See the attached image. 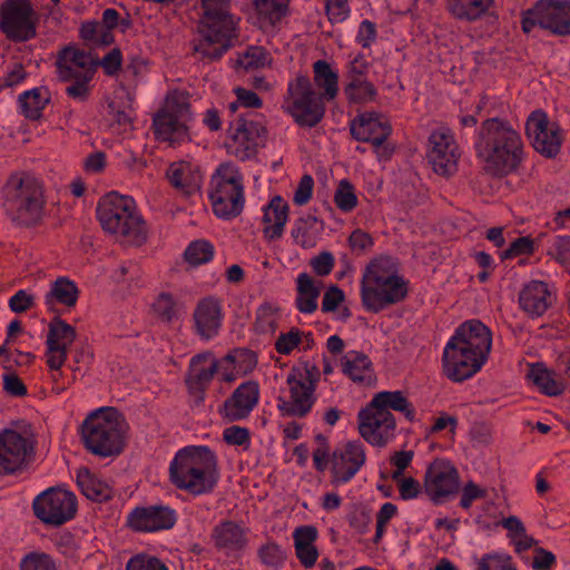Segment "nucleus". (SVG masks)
I'll return each mask as SVG.
<instances>
[{
    "mask_svg": "<svg viewBox=\"0 0 570 570\" xmlns=\"http://www.w3.org/2000/svg\"><path fill=\"white\" fill-rule=\"evenodd\" d=\"M475 153L485 173L505 177L519 171L524 160V144L511 124L490 118L479 128Z\"/></svg>",
    "mask_w": 570,
    "mask_h": 570,
    "instance_id": "f257e3e1",
    "label": "nucleus"
},
{
    "mask_svg": "<svg viewBox=\"0 0 570 570\" xmlns=\"http://www.w3.org/2000/svg\"><path fill=\"white\" fill-rule=\"evenodd\" d=\"M218 479L217 456L207 446H186L169 465L170 482L193 495L213 492Z\"/></svg>",
    "mask_w": 570,
    "mask_h": 570,
    "instance_id": "f03ea898",
    "label": "nucleus"
},
{
    "mask_svg": "<svg viewBox=\"0 0 570 570\" xmlns=\"http://www.w3.org/2000/svg\"><path fill=\"white\" fill-rule=\"evenodd\" d=\"M390 410L402 413L410 422L415 419V409L403 392L376 393L358 413V432L372 445L384 446L393 438L396 422Z\"/></svg>",
    "mask_w": 570,
    "mask_h": 570,
    "instance_id": "7ed1b4c3",
    "label": "nucleus"
},
{
    "mask_svg": "<svg viewBox=\"0 0 570 570\" xmlns=\"http://www.w3.org/2000/svg\"><path fill=\"white\" fill-rule=\"evenodd\" d=\"M230 3L232 0H202L204 12L197 26L200 39L194 46L202 58L219 59L237 38Z\"/></svg>",
    "mask_w": 570,
    "mask_h": 570,
    "instance_id": "20e7f679",
    "label": "nucleus"
},
{
    "mask_svg": "<svg viewBox=\"0 0 570 570\" xmlns=\"http://www.w3.org/2000/svg\"><path fill=\"white\" fill-rule=\"evenodd\" d=\"M97 217L102 229L122 245L141 246L147 240L146 222L128 196L115 191L105 195L98 203Z\"/></svg>",
    "mask_w": 570,
    "mask_h": 570,
    "instance_id": "39448f33",
    "label": "nucleus"
},
{
    "mask_svg": "<svg viewBox=\"0 0 570 570\" xmlns=\"http://www.w3.org/2000/svg\"><path fill=\"white\" fill-rule=\"evenodd\" d=\"M128 429L124 415L115 407H101L91 412L80 426L85 448L101 458L122 452Z\"/></svg>",
    "mask_w": 570,
    "mask_h": 570,
    "instance_id": "423d86ee",
    "label": "nucleus"
},
{
    "mask_svg": "<svg viewBox=\"0 0 570 570\" xmlns=\"http://www.w3.org/2000/svg\"><path fill=\"white\" fill-rule=\"evenodd\" d=\"M407 295V282L399 275L397 264L391 257H379L367 266L362 279L364 306L379 312L385 306L403 301Z\"/></svg>",
    "mask_w": 570,
    "mask_h": 570,
    "instance_id": "0eeeda50",
    "label": "nucleus"
},
{
    "mask_svg": "<svg viewBox=\"0 0 570 570\" xmlns=\"http://www.w3.org/2000/svg\"><path fill=\"white\" fill-rule=\"evenodd\" d=\"M46 199L40 183L24 174L12 175L4 186V208L12 220L23 226L38 224Z\"/></svg>",
    "mask_w": 570,
    "mask_h": 570,
    "instance_id": "6e6552de",
    "label": "nucleus"
},
{
    "mask_svg": "<svg viewBox=\"0 0 570 570\" xmlns=\"http://www.w3.org/2000/svg\"><path fill=\"white\" fill-rule=\"evenodd\" d=\"M214 214L224 219L237 217L244 208L243 175L230 164H223L210 178L208 193Z\"/></svg>",
    "mask_w": 570,
    "mask_h": 570,
    "instance_id": "1a4fd4ad",
    "label": "nucleus"
},
{
    "mask_svg": "<svg viewBox=\"0 0 570 570\" xmlns=\"http://www.w3.org/2000/svg\"><path fill=\"white\" fill-rule=\"evenodd\" d=\"M98 63L91 55L75 47L63 48L57 58L56 67L60 81L70 82L66 87L68 97L85 101L89 97L91 81Z\"/></svg>",
    "mask_w": 570,
    "mask_h": 570,
    "instance_id": "9d476101",
    "label": "nucleus"
},
{
    "mask_svg": "<svg viewBox=\"0 0 570 570\" xmlns=\"http://www.w3.org/2000/svg\"><path fill=\"white\" fill-rule=\"evenodd\" d=\"M325 97L314 89L308 76L297 75L288 82L284 99L286 111L302 127L316 126L325 112Z\"/></svg>",
    "mask_w": 570,
    "mask_h": 570,
    "instance_id": "9b49d317",
    "label": "nucleus"
},
{
    "mask_svg": "<svg viewBox=\"0 0 570 570\" xmlns=\"http://www.w3.org/2000/svg\"><path fill=\"white\" fill-rule=\"evenodd\" d=\"M36 439L30 429L7 428L0 431V475L24 470L33 460Z\"/></svg>",
    "mask_w": 570,
    "mask_h": 570,
    "instance_id": "f8f14e48",
    "label": "nucleus"
},
{
    "mask_svg": "<svg viewBox=\"0 0 570 570\" xmlns=\"http://www.w3.org/2000/svg\"><path fill=\"white\" fill-rule=\"evenodd\" d=\"M39 14L30 0H4L0 4V29L13 42L36 38Z\"/></svg>",
    "mask_w": 570,
    "mask_h": 570,
    "instance_id": "ddd939ff",
    "label": "nucleus"
},
{
    "mask_svg": "<svg viewBox=\"0 0 570 570\" xmlns=\"http://www.w3.org/2000/svg\"><path fill=\"white\" fill-rule=\"evenodd\" d=\"M255 118V114L247 112L239 116L229 128L227 151L239 160L255 157L258 149L265 145L267 130Z\"/></svg>",
    "mask_w": 570,
    "mask_h": 570,
    "instance_id": "4468645a",
    "label": "nucleus"
},
{
    "mask_svg": "<svg viewBox=\"0 0 570 570\" xmlns=\"http://www.w3.org/2000/svg\"><path fill=\"white\" fill-rule=\"evenodd\" d=\"M537 27L556 36H570V0H540L524 13L522 30L525 33Z\"/></svg>",
    "mask_w": 570,
    "mask_h": 570,
    "instance_id": "2eb2a0df",
    "label": "nucleus"
},
{
    "mask_svg": "<svg viewBox=\"0 0 570 570\" xmlns=\"http://www.w3.org/2000/svg\"><path fill=\"white\" fill-rule=\"evenodd\" d=\"M32 509L45 524L60 527L75 518L77 499L72 492L50 488L36 497Z\"/></svg>",
    "mask_w": 570,
    "mask_h": 570,
    "instance_id": "dca6fc26",
    "label": "nucleus"
},
{
    "mask_svg": "<svg viewBox=\"0 0 570 570\" xmlns=\"http://www.w3.org/2000/svg\"><path fill=\"white\" fill-rule=\"evenodd\" d=\"M460 473L445 459H434L423 476V492L433 503H442L460 491Z\"/></svg>",
    "mask_w": 570,
    "mask_h": 570,
    "instance_id": "f3484780",
    "label": "nucleus"
},
{
    "mask_svg": "<svg viewBox=\"0 0 570 570\" xmlns=\"http://www.w3.org/2000/svg\"><path fill=\"white\" fill-rule=\"evenodd\" d=\"M461 150L452 130L439 127L428 140L426 158L433 170L441 176H451L458 170Z\"/></svg>",
    "mask_w": 570,
    "mask_h": 570,
    "instance_id": "a211bd4d",
    "label": "nucleus"
},
{
    "mask_svg": "<svg viewBox=\"0 0 570 570\" xmlns=\"http://www.w3.org/2000/svg\"><path fill=\"white\" fill-rule=\"evenodd\" d=\"M289 397H277V410L284 417H305L312 410L316 397V385L306 383L303 372L293 367L286 377Z\"/></svg>",
    "mask_w": 570,
    "mask_h": 570,
    "instance_id": "6ab92c4d",
    "label": "nucleus"
},
{
    "mask_svg": "<svg viewBox=\"0 0 570 570\" xmlns=\"http://www.w3.org/2000/svg\"><path fill=\"white\" fill-rule=\"evenodd\" d=\"M525 132L532 147L547 158L556 157L563 142V132L557 122L550 121L542 110L530 114L525 124Z\"/></svg>",
    "mask_w": 570,
    "mask_h": 570,
    "instance_id": "aec40b11",
    "label": "nucleus"
},
{
    "mask_svg": "<svg viewBox=\"0 0 570 570\" xmlns=\"http://www.w3.org/2000/svg\"><path fill=\"white\" fill-rule=\"evenodd\" d=\"M220 364V361H217L210 352L191 357L185 384L196 405H200L205 401L206 391L215 374L218 373Z\"/></svg>",
    "mask_w": 570,
    "mask_h": 570,
    "instance_id": "412c9836",
    "label": "nucleus"
},
{
    "mask_svg": "<svg viewBox=\"0 0 570 570\" xmlns=\"http://www.w3.org/2000/svg\"><path fill=\"white\" fill-rule=\"evenodd\" d=\"M443 372L453 382H462L478 373L487 360L449 341L443 352Z\"/></svg>",
    "mask_w": 570,
    "mask_h": 570,
    "instance_id": "4be33fe9",
    "label": "nucleus"
},
{
    "mask_svg": "<svg viewBox=\"0 0 570 570\" xmlns=\"http://www.w3.org/2000/svg\"><path fill=\"white\" fill-rule=\"evenodd\" d=\"M176 521V511L169 507H137L128 514L126 525L135 532H156L171 529Z\"/></svg>",
    "mask_w": 570,
    "mask_h": 570,
    "instance_id": "5701e85b",
    "label": "nucleus"
},
{
    "mask_svg": "<svg viewBox=\"0 0 570 570\" xmlns=\"http://www.w3.org/2000/svg\"><path fill=\"white\" fill-rule=\"evenodd\" d=\"M76 336L73 326L58 316L51 320L46 341L47 365L51 371H57L65 364L68 348L76 340Z\"/></svg>",
    "mask_w": 570,
    "mask_h": 570,
    "instance_id": "b1692460",
    "label": "nucleus"
},
{
    "mask_svg": "<svg viewBox=\"0 0 570 570\" xmlns=\"http://www.w3.org/2000/svg\"><path fill=\"white\" fill-rule=\"evenodd\" d=\"M259 396V384L253 380L246 381L224 401L219 412L229 422L245 420L258 404Z\"/></svg>",
    "mask_w": 570,
    "mask_h": 570,
    "instance_id": "393cba45",
    "label": "nucleus"
},
{
    "mask_svg": "<svg viewBox=\"0 0 570 570\" xmlns=\"http://www.w3.org/2000/svg\"><path fill=\"white\" fill-rule=\"evenodd\" d=\"M450 341L471 351L480 360H488L492 346V333L482 322L471 320L461 324Z\"/></svg>",
    "mask_w": 570,
    "mask_h": 570,
    "instance_id": "a878e982",
    "label": "nucleus"
},
{
    "mask_svg": "<svg viewBox=\"0 0 570 570\" xmlns=\"http://www.w3.org/2000/svg\"><path fill=\"white\" fill-rule=\"evenodd\" d=\"M392 132L389 119L377 112H364L358 116V140L371 142L380 157L387 158L392 149L384 142Z\"/></svg>",
    "mask_w": 570,
    "mask_h": 570,
    "instance_id": "bb28decb",
    "label": "nucleus"
},
{
    "mask_svg": "<svg viewBox=\"0 0 570 570\" xmlns=\"http://www.w3.org/2000/svg\"><path fill=\"white\" fill-rule=\"evenodd\" d=\"M194 331L203 340L215 337L223 321L222 301L214 296L202 298L193 313Z\"/></svg>",
    "mask_w": 570,
    "mask_h": 570,
    "instance_id": "cd10ccee",
    "label": "nucleus"
},
{
    "mask_svg": "<svg viewBox=\"0 0 570 570\" xmlns=\"http://www.w3.org/2000/svg\"><path fill=\"white\" fill-rule=\"evenodd\" d=\"M554 302L556 293L543 281H530L519 293L520 308L531 318L542 316Z\"/></svg>",
    "mask_w": 570,
    "mask_h": 570,
    "instance_id": "c85d7f7f",
    "label": "nucleus"
},
{
    "mask_svg": "<svg viewBox=\"0 0 570 570\" xmlns=\"http://www.w3.org/2000/svg\"><path fill=\"white\" fill-rule=\"evenodd\" d=\"M169 184L181 195L191 196L199 191L203 174L197 165L179 160L169 165L166 170Z\"/></svg>",
    "mask_w": 570,
    "mask_h": 570,
    "instance_id": "c756f323",
    "label": "nucleus"
},
{
    "mask_svg": "<svg viewBox=\"0 0 570 570\" xmlns=\"http://www.w3.org/2000/svg\"><path fill=\"white\" fill-rule=\"evenodd\" d=\"M332 482L345 483L356 473V443L348 441L332 454Z\"/></svg>",
    "mask_w": 570,
    "mask_h": 570,
    "instance_id": "7c9ffc66",
    "label": "nucleus"
},
{
    "mask_svg": "<svg viewBox=\"0 0 570 570\" xmlns=\"http://www.w3.org/2000/svg\"><path fill=\"white\" fill-rule=\"evenodd\" d=\"M212 539L217 549L227 552L239 551L247 543L244 529L233 521H223L214 527Z\"/></svg>",
    "mask_w": 570,
    "mask_h": 570,
    "instance_id": "2f4dec72",
    "label": "nucleus"
},
{
    "mask_svg": "<svg viewBox=\"0 0 570 570\" xmlns=\"http://www.w3.org/2000/svg\"><path fill=\"white\" fill-rule=\"evenodd\" d=\"M288 218V205L281 196L272 198L265 208L263 220L266 224L264 235L274 240L282 237Z\"/></svg>",
    "mask_w": 570,
    "mask_h": 570,
    "instance_id": "473e14b6",
    "label": "nucleus"
},
{
    "mask_svg": "<svg viewBox=\"0 0 570 570\" xmlns=\"http://www.w3.org/2000/svg\"><path fill=\"white\" fill-rule=\"evenodd\" d=\"M528 379L542 394L548 396H558L566 390L564 382L542 363L530 366Z\"/></svg>",
    "mask_w": 570,
    "mask_h": 570,
    "instance_id": "72a5a7b5",
    "label": "nucleus"
},
{
    "mask_svg": "<svg viewBox=\"0 0 570 570\" xmlns=\"http://www.w3.org/2000/svg\"><path fill=\"white\" fill-rule=\"evenodd\" d=\"M153 127L157 139L169 141L171 145L180 144L188 138V127L186 124L159 111L154 116Z\"/></svg>",
    "mask_w": 570,
    "mask_h": 570,
    "instance_id": "f704fd0d",
    "label": "nucleus"
},
{
    "mask_svg": "<svg viewBox=\"0 0 570 570\" xmlns=\"http://www.w3.org/2000/svg\"><path fill=\"white\" fill-rule=\"evenodd\" d=\"M495 0H446L449 12L459 20L475 21L485 16Z\"/></svg>",
    "mask_w": 570,
    "mask_h": 570,
    "instance_id": "c9c22d12",
    "label": "nucleus"
},
{
    "mask_svg": "<svg viewBox=\"0 0 570 570\" xmlns=\"http://www.w3.org/2000/svg\"><path fill=\"white\" fill-rule=\"evenodd\" d=\"M313 81L327 101L336 97L338 76L326 60H317L313 63Z\"/></svg>",
    "mask_w": 570,
    "mask_h": 570,
    "instance_id": "e433bc0d",
    "label": "nucleus"
},
{
    "mask_svg": "<svg viewBox=\"0 0 570 570\" xmlns=\"http://www.w3.org/2000/svg\"><path fill=\"white\" fill-rule=\"evenodd\" d=\"M297 297L296 307L301 313L311 314L317 308V298L320 296V287L315 285L314 279L307 274L302 273L297 279Z\"/></svg>",
    "mask_w": 570,
    "mask_h": 570,
    "instance_id": "4c0bfd02",
    "label": "nucleus"
},
{
    "mask_svg": "<svg viewBox=\"0 0 570 570\" xmlns=\"http://www.w3.org/2000/svg\"><path fill=\"white\" fill-rule=\"evenodd\" d=\"M77 484L82 494L91 501L105 502L112 497L111 488L91 474L87 469L78 472Z\"/></svg>",
    "mask_w": 570,
    "mask_h": 570,
    "instance_id": "58836bf2",
    "label": "nucleus"
},
{
    "mask_svg": "<svg viewBox=\"0 0 570 570\" xmlns=\"http://www.w3.org/2000/svg\"><path fill=\"white\" fill-rule=\"evenodd\" d=\"M79 289L75 282L68 277H58L46 294V305L59 303L67 307H73L78 301Z\"/></svg>",
    "mask_w": 570,
    "mask_h": 570,
    "instance_id": "ea45409f",
    "label": "nucleus"
},
{
    "mask_svg": "<svg viewBox=\"0 0 570 570\" xmlns=\"http://www.w3.org/2000/svg\"><path fill=\"white\" fill-rule=\"evenodd\" d=\"M50 97L46 88H33L19 96V105L22 114L31 120L41 117L42 110L49 102Z\"/></svg>",
    "mask_w": 570,
    "mask_h": 570,
    "instance_id": "a19ab883",
    "label": "nucleus"
},
{
    "mask_svg": "<svg viewBox=\"0 0 570 570\" xmlns=\"http://www.w3.org/2000/svg\"><path fill=\"white\" fill-rule=\"evenodd\" d=\"M318 220L313 215H305L294 222L291 235L295 244L303 248H311L316 243Z\"/></svg>",
    "mask_w": 570,
    "mask_h": 570,
    "instance_id": "79ce46f5",
    "label": "nucleus"
},
{
    "mask_svg": "<svg viewBox=\"0 0 570 570\" xmlns=\"http://www.w3.org/2000/svg\"><path fill=\"white\" fill-rule=\"evenodd\" d=\"M159 112L165 114L173 119H177L186 125L191 119L188 97L180 92L168 95Z\"/></svg>",
    "mask_w": 570,
    "mask_h": 570,
    "instance_id": "37998d69",
    "label": "nucleus"
},
{
    "mask_svg": "<svg viewBox=\"0 0 570 570\" xmlns=\"http://www.w3.org/2000/svg\"><path fill=\"white\" fill-rule=\"evenodd\" d=\"M220 363L234 365L236 373L246 375L257 366V355L248 348H235L226 354Z\"/></svg>",
    "mask_w": 570,
    "mask_h": 570,
    "instance_id": "c03bdc74",
    "label": "nucleus"
},
{
    "mask_svg": "<svg viewBox=\"0 0 570 570\" xmlns=\"http://www.w3.org/2000/svg\"><path fill=\"white\" fill-rule=\"evenodd\" d=\"M259 16L275 27L288 12L289 0H252Z\"/></svg>",
    "mask_w": 570,
    "mask_h": 570,
    "instance_id": "a18cd8bd",
    "label": "nucleus"
},
{
    "mask_svg": "<svg viewBox=\"0 0 570 570\" xmlns=\"http://www.w3.org/2000/svg\"><path fill=\"white\" fill-rule=\"evenodd\" d=\"M108 115L111 117L112 125L127 130L132 124V108L126 97L116 96L108 104Z\"/></svg>",
    "mask_w": 570,
    "mask_h": 570,
    "instance_id": "49530a36",
    "label": "nucleus"
},
{
    "mask_svg": "<svg viewBox=\"0 0 570 570\" xmlns=\"http://www.w3.org/2000/svg\"><path fill=\"white\" fill-rule=\"evenodd\" d=\"M183 305L167 292L160 293L153 304V308L158 318L170 323L179 317Z\"/></svg>",
    "mask_w": 570,
    "mask_h": 570,
    "instance_id": "de8ad7c7",
    "label": "nucleus"
},
{
    "mask_svg": "<svg viewBox=\"0 0 570 570\" xmlns=\"http://www.w3.org/2000/svg\"><path fill=\"white\" fill-rule=\"evenodd\" d=\"M475 570H517L511 556L502 552L485 553L475 559Z\"/></svg>",
    "mask_w": 570,
    "mask_h": 570,
    "instance_id": "09e8293b",
    "label": "nucleus"
},
{
    "mask_svg": "<svg viewBox=\"0 0 570 570\" xmlns=\"http://www.w3.org/2000/svg\"><path fill=\"white\" fill-rule=\"evenodd\" d=\"M214 257V246L204 239L191 242L185 250V259L194 266L208 263Z\"/></svg>",
    "mask_w": 570,
    "mask_h": 570,
    "instance_id": "8fccbe9b",
    "label": "nucleus"
},
{
    "mask_svg": "<svg viewBox=\"0 0 570 570\" xmlns=\"http://www.w3.org/2000/svg\"><path fill=\"white\" fill-rule=\"evenodd\" d=\"M271 62L269 53L259 46L249 47L237 60V65L245 70L264 68Z\"/></svg>",
    "mask_w": 570,
    "mask_h": 570,
    "instance_id": "3c124183",
    "label": "nucleus"
},
{
    "mask_svg": "<svg viewBox=\"0 0 570 570\" xmlns=\"http://www.w3.org/2000/svg\"><path fill=\"white\" fill-rule=\"evenodd\" d=\"M19 570H58V566L49 553L31 551L20 560Z\"/></svg>",
    "mask_w": 570,
    "mask_h": 570,
    "instance_id": "603ef678",
    "label": "nucleus"
},
{
    "mask_svg": "<svg viewBox=\"0 0 570 570\" xmlns=\"http://www.w3.org/2000/svg\"><path fill=\"white\" fill-rule=\"evenodd\" d=\"M255 326L259 333H274L278 326V308L269 303L261 305L256 313Z\"/></svg>",
    "mask_w": 570,
    "mask_h": 570,
    "instance_id": "864d4df0",
    "label": "nucleus"
},
{
    "mask_svg": "<svg viewBox=\"0 0 570 570\" xmlns=\"http://www.w3.org/2000/svg\"><path fill=\"white\" fill-rule=\"evenodd\" d=\"M304 332L292 327L287 333H281L275 342V350L282 355H289L302 342Z\"/></svg>",
    "mask_w": 570,
    "mask_h": 570,
    "instance_id": "5fc2aeb1",
    "label": "nucleus"
},
{
    "mask_svg": "<svg viewBox=\"0 0 570 570\" xmlns=\"http://www.w3.org/2000/svg\"><path fill=\"white\" fill-rule=\"evenodd\" d=\"M414 452L412 450L395 451L390 456V465L392 466L391 479L397 480L404 475L405 470L412 464Z\"/></svg>",
    "mask_w": 570,
    "mask_h": 570,
    "instance_id": "6e6d98bb",
    "label": "nucleus"
},
{
    "mask_svg": "<svg viewBox=\"0 0 570 570\" xmlns=\"http://www.w3.org/2000/svg\"><path fill=\"white\" fill-rule=\"evenodd\" d=\"M126 570H168V568L156 557L138 553L128 560Z\"/></svg>",
    "mask_w": 570,
    "mask_h": 570,
    "instance_id": "4d7b16f0",
    "label": "nucleus"
},
{
    "mask_svg": "<svg viewBox=\"0 0 570 570\" xmlns=\"http://www.w3.org/2000/svg\"><path fill=\"white\" fill-rule=\"evenodd\" d=\"M223 440L228 445H237L248 449L250 445V433L245 426L232 425L224 430Z\"/></svg>",
    "mask_w": 570,
    "mask_h": 570,
    "instance_id": "13d9d810",
    "label": "nucleus"
},
{
    "mask_svg": "<svg viewBox=\"0 0 570 570\" xmlns=\"http://www.w3.org/2000/svg\"><path fill=\"white\" fill-rule=\"evenodd\" d=\"M534 252L532 238L524 236L514 239L509 247L501 253L502 259H512L521 255H531Z\"/></svg>",
    "mask_w": 570,
    "mask_h": 570,
    "instance_id": "bf43d9fd",
    "label": "nucleus"
},
{
    "mask_svg": "<svg viewBox=\"0 0 570 570\" xmlns=\"http://www.w3.org/2000/svg\"><path fill=\"white\" fill-rule=\"evenodd\" d=\"M334 200L340 209L344 212L352 210L356 205V196L353 193V185L347 180H342L335 193Z\"/></svg>",
    "mask_w": 570,
    "mask_h": 570,
    "instance_id": "052dcab7",
    "label": "nucleus"
},
{
    "mask_svg": "<svg viewBox=\"0 0 570 570\" xmlns=\"http://www.w3.org/2000/svg\"><path fill=\"white\" fill-rule=\"evenodd\" d=\"M399 490V495L403 500L416 499L423 492V484L413 476L402 475L397 480H393Z\"/></svg>",
    "mask_w": 570,
    "mask_h": 570,
    "instance_id": "680f3d73",
    "label": "nucleus"
},
{
    "mask_svg": "<svg viewBox=\"0 0 570 570\" xmlns=\"http://www.w3.org/2000/svg\"><path fill=\"white\" fill-rule=\"evenodd\" d=\"M258 556L263 563L271 567L281 566L286 558L285 552L275 542L262 546L258 550Z\"/></svg>",
    "mask_w": 570,
    "mask_h": 570,
    "instance_id": "e2e57ef3",
    "label": "nucleus"
},
{
    "mask_svg": "<svg viewBox=\"0 0 570 570\" xmlns=\"http://www.w3.org/2000/svg\"><path fill=\"white\" fill-rule=\"evenodd\" d=\"M487 495V489L481 488L473 481H469L462 488L460 507L466 510L471 508L474 501L484 499Z\"/></svg>",
    "mask_w": 570,
    "mask_h": 570,
    "instance_id": "0e129e2a",
    "label": "nucleus"
},
{
    "mask_svg": "<svg viewBox=\"0 0 570 570\" xmlns=\"http://www.w3.org/2000/svg\"><path fill=\"white\" fill-rule=\"evenodd\" d=\"M334 256L331 252L324 250L309 261V266L317 276H327L334 267Z\"/></svg>",
    "mask_w": 570,
    "mask_h": 570,
    "instance_id": "69168bd1",
    "label": "nucleus"
},
{
    "mask_svg": "<svg viewBox=\"0 0 570 570\" xmlns=\"http://www.w3.org/2000/svg\"><path fill=\"white\" fill-rule=\"evenodd\" d=\"M376 375L372 362L366 355L358 354V385L373 387L376 384Z\"/></svg>",
    "mask_w": 570,
    "mask_h": 570,
    "instance_id": "338daca9",
    "label": "nucleus"
},
{
    "mask_svg": "<svg viewBox=\"0 0 570 570\" xmlns=\"http://www.w3.org/2000/svg\"><path fill=\"white\" fill-rule=\"evenodd\" d=\"M396 507L393 503H384L376 515V532L374 542L377 543L384 534L389 521L396 514Z\"/></svg>",
    "mask_w": 570,
    "mask_h": 570,
    "instance_id": "774afa93",
    "label": "nucleus"
}]
</instances>
